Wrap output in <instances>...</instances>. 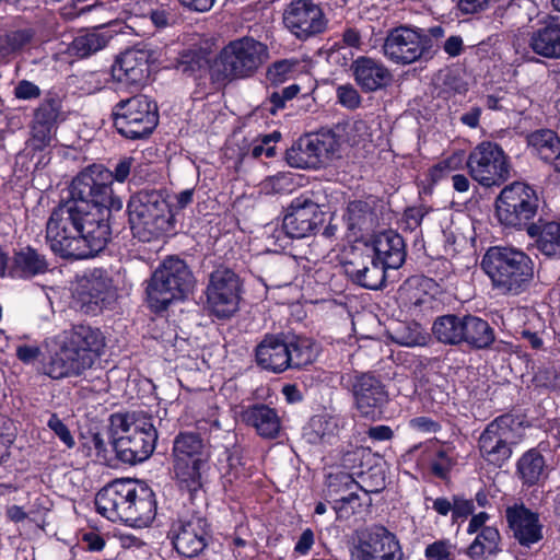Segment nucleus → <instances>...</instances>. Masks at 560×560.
Segmentation results:
<instances>
[{"mask_svg":"<svg viewBox=\"0 0 560 560\" xmlns=\"http://www.w3.org/2000/svg\"><path fill=\"white\" fill-rule=\"evenodd\" d=\"M521 422L516 417L505 413L486 425L477 440L480 457L489 465L501 468L513 454L518 443Z\"/></svg>","mask_w":560,"mask_h":560,"instance_id":"obj_12","label":"nucleus"},{"mask_svg":"<svg viewBox=\"0 0 560 560\" xmlns=\"http://www.w3.org/2000/svg\"><path fill=\"white\" fill-rule=\"evenodd\" d=\"M55 125L33 120L31 125V147L34 150L42 151L50 144Z\"/></svg>","mask_w":560,"mask_h":560,"instance_id":"obj_51","label":"nucleus"},{"mask_svg":"<svg viewBox=\"0 0 560 560\" xmlns=\"http://www.w3.org/2000/svg\"><path fill=\"white\" fill-rule=\"evenodd\" d=\"M117 291L108 271L95 268L80 282L75 295L79 310L86 315H97L115 301Z\"/></svg>","mask_w":560,"mask_h":560,"instance_id":"obj_17","label":"nucleus"},{"mask_svg":"<svg viewBox=\"0 0 560 560\" xmlns=\"http://www.w3.org/2000/svg\"><path fill=\"white\" fill-rule=\"evenodd\" d=\"M425 214L427 211L423 207H410L405 211V220L411 229H416L421 224Z\"/></svg>","mask_w":560,"mask_h":560,"instance_id":"obj_64","label":"nucleus"},{"mask_svg":"<svg viewBox=\"0 0 560 560\" xmlns=\"http://www.w3.org/2000/svg\"><path fill=\"white\" fill-rule=\"evenodd\" d=\"M173 471L182 490L194 494L202 488V471L210 453L199 433L180 432L173 443Z\"/></svg>","mask_w":560,"mask_h":560,"instance_id":"obj_9","label":"nucleus"},{"mask_svg":"<svg viewBox=\"0 0 560 560\" xmlns=\"http://www.w3.org/2000/svg\"><path fill=\"white\" fill-rule=\"evenodd\" d=\"M130 508L126 513L125 524L132 527H147L155 518L156 499L151 488L142 482H137L133 487Z\"/></svg>","mask_w":560,"mask_h":560,"instance_id":"obj_30","label":"nucleus"},{"mask_svg":"<svg viewBox=\"0 0 560 560\" xmlns=\"http://www.w3.org/2000/svg\"><path fill=\"white\" fill-rule=\"evenodd\" d=\"M42 354V350L37 346L22 345L16 348V357L23 363H32Z\"/></svg>","mask_w":560,"mask_h":560,"instance_id":"obj_62","label":"nucleus"},{"mask_svg":"<svg viewBox=\"0 0 560 560\" xmlns=\"http://www.w3.org/2000/svg\"><path fill=\"white\" fill-rule=\"evenodd\" d=\"M527 142L536 154L556 172H560V138L550 129H539L528 135Z\"/></svg>","mask_w":560,"mask_h":560,"instance_id":"obj_34","label":"nucleus"},{"mask_svg":"<svg viewBox=\"0 0 560 560\" xmlns=\"http://www.w3.org/2000/svg\"><path fill=\"white\" fill-rule=\"evenodd\" d=\"M281 138L280 132L273 131L272 133L265 135L259 144H255L252 149V156L254 159L260 158L265 154L268 158H272L276 155L275 145H270L271 142H277Z\"/></svg>","mask_w":560,"mask_h":560,"instance_id":"obj_56","label":"nucleus"},{"mask_svg":"<svg viewBox=\"0 0 560 560\" xmlns=\"http://www.w3.org/2000/svg\"><path fill=\"white\" fill-rule=\"evenodd\" d=\"M110 423L121 431L114 441V450L121 462L135 465L152 455L158 441L152 416L143 411L114 413Z\"/></svg>","mask_w":560,"mask_h":560,"instance_id":"obj_6","label":"nucleus"},{"mask_svg":"<svg viewBox=\"0 0 560 560\" xmlns=\"http://www.w3.org/2000/svg\"><path fill=\"white\" fill-rule=\"evenodd\" d=\"M240 419L262 439H276L281 430V419L277 410L266 404L257 402L242 407Z\"/></svg>","mask_w":560,"mask_h":560,"instance_id":"obj_28","label":"nucleus"},{"mask_svg":"<svg viewBox=\"0 0 560 560\" xmlns=\"http://www.w3.org/2000/svg\"><path fill=\"white\" fill-rule=\"evenodd\" d=\"M324 221L319 206L311 198H294L282 221V229L291 238H303L313 234Z\"/></svg>","mask_w":560,"mask_h":560,"instance_id":"obj_21","label":"nucleus"},{"mask_svg":"<svg viewBox=\"0 0 560 560\" xmlns=\"http://www.w3.org/2000/svg\"><path fill=\"white\" fill-rule=\"evenodd\" d=\"M136 483L131 479H116L106 485L95 497L97 512L112 522L125 523Z\"/></svg>","mask_w":560,"mask_h":560,"instance_id":"obj_23","label":"nucleus"},{"mask_svg":"<svg viewBox=\"0 0 560 560\" xmlns=\"http://www.w3.org/2000/svg\"><path fill=\"white\" fill-rule=\"evenodd\" d=\"M300 92L301 86L299 84H291L279 91H273L262 103V106L269 114L276 115L279 110L285 108L287 103L295 98Z\"/></svg>","mask_w":560,"mask_h":560,"instance_id":"obj_48","label":"nucleus"},{"mask_svg":"<svg viewBox=\"0 0 560 560\" xmlns=\"http://www.w3.org/2000/svg\"><path fill=\"white\" fill-rule=\"evenodd\" d=\"M481 268L491 287L501 295L516 296L527 291L534 279V261L521 249L490 247L481 259Z\"/></svg>","mask_w":560,"mask_h":560,"instance_id":"obj_3","label":"nucleus"},{"mask_svg":"<svg viewBox=\"0 0 560 560\" xmlns=\"http://www.w3.org/2000/svg\"><path fill=\"white\" fill-rule=\"evenodd\" d=\"M288 347V369H302L315 360L316 352L313 343L308 339L293 338L287 339Z\"/></svg>","mask_w":560,"mask_h":560,"instance_id":"obj_41","label":"nucleus"},{"mask_svg":"<svg viewBox=\"0 0 560 560\" xmlns=\"http://www.w3.org/2000/svg\"><path fill=\"white\" fill-rule=\"evenodd\" d=\"M539 209L536 190L527 184L514 182L505 186L495 200L499 222L516 230H527Z\"/></svg>","mask_w":560,"mask_h":560,"instance_id":"obj_11","label":"nucleus"},{"mask_svg":"<svg viewBox=\"0 0 560 560\" xmlns=\"http://www.w3.org/2000/svg\"><path fill=\"white\" fill-rule=\"evenodd\" d=\"M533 246L547 257L560 256V222L539 217L526 230Z\"/></svg>","mask_w":560,"mask_h":560,"instance_id":"obj_31","label":"nucleus"},{"mask_svg":"<svg viewBox=\"0 0 560 560\" xmlns=\"http://www.w3.org/2000/svg\"><path fill=\"white\" fill-rule=\"evenodd\" d=\"M354 407L361 417L374 420L388 401L384 384L372 373H355L349 378Z\"/></svg>","mask_w":560,"mask_h":560,"instance_id":"obj_19","label":"nucleus"},{"mask_svg":"<svg viewBox=\"0 0 560 560\" xmlns=\"http://www.w3.org/2000/svg\"><path fill=\"white\" fill-rule=\"evenodd\" d=\"M505 517L514 539L523 547H530L544 537L538 513L524 504H514L505 510Z\"/></svg>","mask_w":560,"mask_h":560,"instance_id":"obj_25","label":"nucleus"},{"mask_svg":"<svg viewBox=\"0 0 560 560\" xmlns=\"http://www.w3.org/2000/svg\"><path fill=\"white\" fill-rule=\"evenodd\" d=\"M375 551L372 560H402V550L398 538L383 525H375Z\"/></svg>","mask_w":560,"mask_h":560,"instance_id":"obj_38","label":"nucleus"},{"mask_svg":"<svg viewBox=\"0 0 560 560\" xmlns=\"http://www.w3.org/2000/svg\"><path fill=\"white\" fill-rule=\"evenodd\" d=\"M299 62L296 60L282 59L275 61L268 69L266 77L272 84L283 83L291 78Z\"/></svg>","mask_w":560,"mask_h":560,"instance_id":"obj_50","label":"nucleus"},{"mask_svg":"<svg viewBox=\"0 0 560 560\" xmlns=\"http://www.w3.org/2000/svg\"><path fill=\"white\" fill-rule=\"evenodd\" d=\"M363 247L371 250L386 269H398L406 259L404 238L393 230L381 232L371 245L364 244Z\"/></svg>","mask_w":560,"mask_h":560,"instance_id":"obj_29","label":"nucleus"},{"mask_svg":"<svg viewBox=\"0 0 560 560\" xmlns=\"http://www.w3.org/2000/svg\"><path fill=\"white\" fill-rule=\"evenodd\" d=\"M500 534L495 527H483L469 547L471 557L494 556L499 551Z\"/></svg>","mask_w":560,"mask_h":560,"instance_id":"obj_45","label":"nucleus"},{"mask_svg":"<svg viewBox=\"0 0 560 560\" xmlns=\"http://www.w3.org/2000/svg\"><path fill=\"white\" fill-rule=\"evenodd\" d=\"M467 90V83L458 75L451 72L444 75L441 93L450 96L452 94H465Z\"/></svg>","mask_w":560,"mask_h":560,"instance_id":"obj_57","label":"nucleus"},{"mask_svg":"<svg viewBox=\"0 0 560 560\" xmlns=\"http://www.w3.org/2000/svg\"><path fill=\"white\" fill-rule=\"evenodd\" d=\"M375 525L357 529L351 537L350 553L352 560H372L375 551L374 535Z\"/></svg>","mask_w":560,"mask_h":560,"instance_id":"obj_42","label":"nucleus"},{"mask_svg":"<svg viewBox=\"0 0 560 560\" xmlns=\"http://www.w3.org/2000/svg\"><path fill=\"white\" fill-rule=\"evenodd\" d=\"M150 55L142 49L124 51L112 66L115 81L126 86H141L150 75Z\"/></svg>","mask_w":560,"mask_h":560,"instance_id":"obj_24","label":"nucleus"},{"mask_svg":"<svg viewBox=\"0 0 560 560\" xmlns=\"http://www.w3.org/2000/svg\"><path fill=\"white\" fill-rule=\"evenodd\" d=\"M456 547L448 540H438L425 548L429 560H450L455 557Z\"/></svg>","mask_w":560,"mask_h":560,"instance_id":"obj_53","label":"nucleus"},{"mask_svg":"<svg viewBox=\"0 0 560 560\" xmlns=\"http://www.w3.org/2000/svg\"><path fill=\"white\" fill-rule=\"evenodd\" d=\"M195 287V277L185 260L166 257L152 273L147 287V300L154 312L165 311L168 305L184 300Z\"/></svg>","mask_w":560,"mask_h":560,"instance_id":"obj_8","label":"nucleus"},{"mask_svg":"<svg viewBox=\"0 0 560 560\" xmlns=\"http://www.w3.org/2000/svg\"><path fill=\"white\" fill-rule=\"evenodd\" d=\"M492 0H457L456 8L462 14H477L490 7Z\"/></svg>","mask_w":560,"mask_h":560,"instance_id":"obj_60","label":"nucleus"},{"mask_svg":"<svg viewBox=\"0 0 560 560\" xmlns=\"http://www.w3.org/2000/svg\"><path fill=\"white\" fill-rule=\"evenodd\" d=\"M432 47V38L423 30L400 25L387 32L382 49L388 60L406 66L431 57Z\"/></svg>","mask_w":560,"mask_h":560,"instance_id":"obj_14","label":"nucleus"},{"mask_svg":"<svg viewBox=\"0 0 560 560\" xmlns=\"http://www.w3.org/2000/svg\"><path fill=\"white\" fill-rule=\"evenodd\" d=\"M110 226L100 212L83 209L70 198L55 207L46 222V242L51 252L65 259L95 257L109 238Z\"/></svg>","mask_w":560,"mask_h":560,"instance_id":"obj_1","label":"nucleus"},{"mask_svg":"<svg viewBox=\"0 0 560 560\" xmlns=\"http://www.w3.org/2000/svg\"><path fill=\"white\" fill-rule=\"evenodd\" d=\"M351 70L355 83L365 93L382 90L393 80L390 70L381 60L366 56L358 57Z\"/></svg>","mask_w":560,"mask_h":560,"instance_id":"obj_26","label":"nucleus"},{"mask_svg":"<svg viewBox=\"0 0 560 560\" xmlns=\"http://www.w3.org/2000/svg\"><path fill=\"white\" fill-rule=\"evenodd\" d=\"M427 335L418 324H402L393 335V340L396 343L406 347L424 346L427 343Z\"/></svg>","mask_w":560,"mask_h":560,"instance_id":"obj_47","label":"nucleus"},{"mask_svg":"<svg viewBox=\"0 0 560 560\" xmlns=\"http://www.w3.org/2000/svg\"><path fill=\"white\" fill-rule=\"evenodd\" d=\"M207 520L199 515L174 522L170 536L177 553L185 558L197 557L207 546Z\"/></svg>","mask_w":560,"mask_h":560,"instance_id":"obj_22","label":"nucleus"},{"mask_svg":"<svg viewBox=\"0 0 560 560\" xmlns=\"http://www.w3.org/2000/svg\"><path fill=\"white\" fill-rule=\"evenodd\" d=\"M545 468L544 456L536 450H529L517 462V471L524 483L534 486L540 480Z\"/></svg>","mask_w":560,"mask_h":560,"instance_id":"obj_40","label":"nucleus"},{"mask_svg":"<svg viewBox=\"0 0 560 560\" xmlns=\"http://www.w3.org/2000/svg\"><path fill=\"white\" fill-rule=\"evenodd\" d=\"M410 428L423 433H435L441 430V424L430 417H416L409 421Z\"/></svg>","mask_w":560,"mask_h":560,"instance_id":"obj_61","label":"nucleus"},{"mask_svg":"<svg viewBox=\"0 0 560 560\" xmlns=\"http://www.w3.org/2000/svg\"><path fill=\"white\" fill-rule=\"evenodd\" d=\"M284 26L300 40L323 34L328 19L320 4L313 0L291 1L283 12Z\"/></svg>","mask_w":560,"mask_h":560,"instance_id":"obj_18","label":"nucleus"},{"mask_svg":"<svg viewBox=\"0 0 560 560\" xmlns=\"http://www.w3.org/2000/svg\"><path fill=\"white\" fill-rule=\"evenodd\" d=\"M115 129L126 139L148 138L159 124L158 105L148 96L138 94L119 101L112 110Z\"/></svg>","mask_w":560,"mask_h":560,"instance_id":"obj_10","label":"nucleus"},{"mask_svg":"<svg viewBox=\"0 0 560 560\" xmlns=\"http://www.w3.org/2000/svg\"><path fill=\"white\" fill-rule=\"evenodd\" d=\"M209 59L207 54L201 49H189L183 51L176 62V69L184 75L198 79L209 70Z\"/></svg>","mask_w":560,"mask_h":560,"instance_id":"obj_39","label":"nucleus"},{"mask_svg":"<svg viewBox=\"0 0 560 560\" xmlns=\"http://www.w3.org/2000/svg\"><path fill=\"white\" fill-rule=\"evenodd\" d=\"M466 166L470 177L486 188L499 187L511 178L509 155L495 142L482 141L468 154Z\"/></svg>","mask_w":560,"mask_h":560,"instance_id":"obj_13","label":"nucleus"},{"mask_svg":"<svg viewBox=\"0 0 560 560\" xmlns=\"http://www.w3.org/2000/svg\"><path fill=\"white\" fill-rule=\"evenodd\" d=\"M270 59L267 44L242 36L224 45L210 67L212 83L225 84L254 78Z\"/></svg>","mask_w":560,"mask_h":560,"instance_id":"obj_4","label":"nucleus"},{"mask_svg":"<svg viewBox=\"0 0 560 560\" xmlns=\"http://www.w3.org/2000/svg\"><path fill=\"white\" fill-rule=\"evenodd\" d=\"M68 198L91 212H100L109 223L112 211L122 208L121 199L114 194L112 171L92 165L80 172L69 186Z\"/></svg>","mask_w":560,"mask_h":560,"instance_id":"obj_7","label":"nucleus"},{"mask_svg":"<svg viewBox=\"0 0 560 560\" xmlns=\"http://www.w3.org/2000/svg\"><path fill=\"white\" fill-rule=\"evenodd\" d=\"M377 223V214L368 202L354 200L348 205L347 224L350 231L369 233L376 228Z\"/></svg>","mask_w":560,"mask_h":560,"instance_id":"obj_36","label":"nucleus"},{"mask_svg":"<svg viewBox=\"0 0 560 560\" xmlns=\"http://www.w3.org/2000/svg\"><path fill=\"white\" fill-rule=\"evenodd\" d=\"M339 148V139L331 130L308 133L287 151V161L298 168H318L327 164Z\"/></svg>","mask_w":560,"mask_h":560,"instance_id":"obj_15","label":"nucleus"},{"mask_svg":"<svg viewBox=\"0 0 560 560\" xmlns=\"http://www.w3.org/2000/svg\"><path fill=\"white\" fill-rule=\"evenodd\" d=\"M528 47L547 59H560V22L549 21L529 33Z\"/></svg>","mask_w":560,"mask_h":560,"instance_id":"obj_32","label":"nucleus"},{"mask_svg":"<svg viewBox=\"0 0 560 560\" xmlns=\"http://www.w3.org/2000/svg\"><path fill=\"white\" fill-rule=\"evenodd\" d=\"M57 348L43 363V372L52 380L78 377L92 369L106 347L102 330L88 324L72 325L56 341Z\"/></svg>","mask_w":560,"mask_h":560,"instance_id":"obj_2","label":"nucleus"},{"mask_svg":"<svg viewBox=\"0 0 560 560\" xmlns=\"http://www.w3.org/2000/svg\"><path fill=\"white\" fill-rule=\"evenodd\" d=\"M34 35L32 28L9 31L0 35V57L5 59L20 52L32 42Z\"/></svg>","mask_w":560,"mask_h":560,"instance_id":"obj_44","label":"nucleus"},{"mask_svg":"<svg viewBox=\"0 0 560 560\" xmlns=\"http://www.w3.org/2000/svg\"><path fill=\"white\" fill-rule=\"evenodd\" d=\"M495 340L494 329L489 323L475 315H465L462 343L476 350L489 349Z\"/></svg>","mask_w":560,"mask_h":560,"instance_id":"obj_35","label":"nucleus"},{"mask_svg":"<svg viewBox=\"0 0 560 560\" xmlns=\"http://www.w3.org/2000/svg\"><path fill=\"white\" fill-rule=\"evenodd\" d=\"M353 487L361 488L365 493H377L383 489V487L366 489L363 486H359L352 476L347 472H338L328 477L327 490L329 495H338Z\"/></svg>","mask_w":560,"mask_h":560,"instance_id":"obj_49","label":"nucleus"},{"mask_svg":"<svg viewBox=\"0 0 560 560\" xmlns=\"http://www.w3.org/2000/svg\"><path fill=\"white\" fill-rule=\"evenodd\" d=\"M40 93V89L28 80H21L14 88V96L19 100L38 98Z\"/></svg>","mask_w":560,"mask_h":560,"instance_id":"obj_59","label":"nucleus"},{"mask_svg":"<svg viewBox=\"0 0 560 560\" xmlns=\"http://www.w3.org/2000/svg\"><path fill=\"white\" fill-rule=\"evenodd\" d=\"M475 511L474 500L454 495L453 521L467 518Z\"/></svg>","mask_w":560,"mask_h":560,"instance_id":"obj_58","label":"nucleus"},{"mask_svg":"<svg viewBox=\"0 0 560 560\" xmlns=\"http://www.w3.org/2000/svg\"><path fill=\"white\" fill-rule=\"evenodd\" d=\"M455 464L456 458L448 451L440 450L431 463V471L435 477L446 479Z\"/></svg>","mask_w":560,"mask_h":560,"instance_id":"obj_52","label":"nucleus"},{"mask_svg":"<svg viewBox=\"0 0 560 560\" xmlns=\"http://www.w3.org/2000/svg\"><path fill=\"white\" fill-rule=\"evenodd\" d=\"M133 237L151 242L174 228V213L163 190L142 189L127 205Z\"/></svg>","mask_w":560,"mask_h":560,"instance_id":"obj_5","label":"nucleus"},{"mask_svg":"<svg viewBox=\"0 0 560 560\" xmlns=\"http://www.w3.org/2000/svg\"><path fill=\"white\" fill-rule=\"evenodd\" d=\"M48 270L46 257L31 246L14 252L10 276L30 279Z\"/></svg>","mask_w":560,"mask_h":560,"instance_id":"obj_33","label":"nucleus"},{"mask_svg":"<svg viewBox=\"0 0 560 560\" xmlns=\"http://www.w3.org/2000/svg\"><path fill=\"white\" fill-rule=\"evenodd\" d=\"M342 267L353 283L369 290H378L386 281V268L363 246L352 247Z\"/></svg>","mask_w":560,"mask_h":560,"instance_id":"obj_20","label":"nucleus"},{"mask_svg":"<svg viewBox=\"0 0 560 560\" xmlns=\"http://www.w3.org/2000/svg\"><path fill=\"white\" fill-rule=\"evenodd\" d=\"M47 425L68 448H72L75 445L70 430L57 413H51Z\"/></svg>","mask_w":560,"mask_h":560,"instance_id":"obj_54","label":"nucleus"},{"mask_svg":"<svg viewBox=\"0 0 560 560\" xmlns=\"http://www.w3.org/2000/svg\"><path fill=\"white\" fill-rule=\"evenodd\" d=\"M132 163V158H124L122 160H120L115 166L114 171L112 172L113 182L117 180L119 183H124L130 174Z\"/></svg>","mask_w":560,"mask_h":560,"instance_id":"obj_63","label":"nucleus"},{"mask_svg":"<svg viewBox=\"0 0 560 560\" xmlns=\"http://www.w3.org/2000/svg\"><path fill=\"white\" fill-rule=\"evenodd\" d=\"M241 291V279L232 269L217 268L210 273L206 289L209 311L218 318L231 317L238 310Z\"/></svg>","mask_w":560,"mask_h":560,"instance_id":"obj_16","label":"nucleus"},{"mask_svg":"<svg viewBox=\"0 0 560 560\" xmlns=\"http://www.w3.org/2000/svg\"><path fill=\"white\" fill-rule=\"evenodd\" d=\"M107 43L105 35L91 32L74 37L68 50L75 57L86 58L106 47Z\"/></svg>","mask_w":560,"mask_h":560,"instance_id":"obj_43","label":"nucleus"},{"mask_svg":"<svg viewBox=\"0 0 560 560\" xmlns=\"http://www.w3.org/2000/svg\"><path fill=\"white\" fill-rule=\"evenodd\" d=\"M464 316L454 314L439 316L432 326L433 336L444 345L462 343Z\"/></svg>","mask_w":560,"mask_h":560,"instance_id":"obj_37","label":"nucleus"},{"mask_svg":"<svg viewBox=\"0 0 560 560\" xmlns=\"http://www.w3.org/2000/svg\"><path fill=\"white\" fill-rule=\"evenodd\" d=\"M337 97L338 102L349 108L355 109L361 105V95L357 91V89L351 84L340 85L337 89Z\"/></svg>","mask_w":560,"mask_h":560,"instance_id":"obj_55","label":"nucleus"},{"mask_svg":"<svg viewBox=\"0 0 560 560\" xmlns=\"http://www.w3.org/2000/svg\"><path fill=\"white\" fill-rule=\"evenodd\" d=\"M61 114V100L57 94L48 93L34 112L33 120L42 121L44 125H55Z\"/></svg>","mask_w":560,"mask_h":560,"instance_id":"obj_46","label":"nucleus"},{"mask_svg":"<svg viewBox=\"0 0 560 560\" xmlns=\"http://www.w3.org/2000/svg\"><path fill=\"white\" fill-rule=\"evenodd\" d=\"M288 347L284 334H267L255 348L256 363L262 370L282 373L288 370Z\"/></svg>","mask_w":560,"mask_h":560,"instance_id":"obj_27","label":"nucleus"}]
</instances>
